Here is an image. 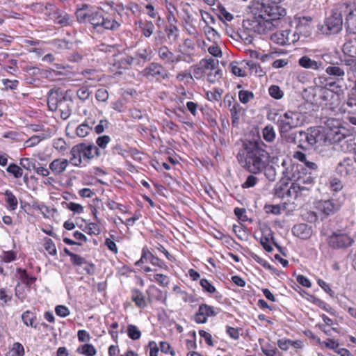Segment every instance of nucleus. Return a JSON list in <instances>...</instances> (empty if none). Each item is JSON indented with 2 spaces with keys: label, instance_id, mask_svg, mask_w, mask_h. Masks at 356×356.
<instances>
[{
  "label": "nucleus",
  "instance_id": "obj_1",
  "mask_svg": "<svg viewBox=\"0 0 356 356\" xmlns=\"http://www.w3.org/2000/svg\"><path fill=\"white\" fill-rule=\"evenodd\" d=\"M280 168L283 177L282 183L275 189L277 196L297 199L307 195L313 186V177L302 164L296 163L288 158L283 159Z\"/></svg>",
  "mask_w": 356,
  "mask_h": 356
},
{
  "label": "nucleus",
  "instance_id": "obj_2",
  "mask_svg": "<svg viewBox=\"0 0 356 356\" xmlns=\"http://www.w3.org/2000/svg\"><path fill=\"white\" fill-rule=\"evenodd\" d=\"M259 141H245L237 154L241 165L248 172L259 174L269 165L270 154Z\"/></svg>",
  "mask_w": 356,
  "mask_h": 356
},
{
  "label": "nucleus",
  "instance_id": "obj_3",
  "mask_svg": "<svg viewBox=\"0 0 356 356\" xmlns=\"http://www.w3.org/2000/svg\"><path fill=\"white\" fill-rule=\"evenodd\" d=\"M304 122L303 113L298 111L289 110L280 115L277 120V126L282 138L288 143H295L296 134L290 133V131L301 127Z\"/></svg>",
  "mask_w": 356,
  "mask_h": 356
},
{
  "label": "nucleus",
  "instance_id": "obj_4",
  "mask_svg": "<svg viewBox=\"0 0 356 356\" xmlns=\"http://www.w3.org/2000/svg\"><path fill=\"white\" fill-rule=\"evenodd\" d=\"M265 14L262 10H259L258 14L255 13L252 17L243 20V28L258 34H267L273 31L278 26L280 18L273 19Z\"/></svg>",
  "mask_w": 356,
  "mask_h": 356
},
{
  "label": "nucleus",
  "instance_id": "obj_5",
  "mask_svg": "<svg viewBox=\"0 0 356 356\" xmlns=\"http://www.w3.org/2000/svg\"><path fill=\"white\" fill-rule=\"evenodd\" d=\"M73 102L67 98L58 89H51L48 93L47 106L50 111L58 113L63 120L67 119L72 114Z\"/></svg>",
  "mask_w": 356,
  "mask_h": 356
},
{
  "label": "nucleus",
  "instance_id": "obj_6",
  "mask_svg": "<svg viewBox=\"0 0 356 356\" xmlns=\"http://www.w3.org/2000/svg\"><path fill=\"white\" fill-rule=\"evenodd\" d=\"M312 22V17L301 15H295L291 20V26L296 29L293 33L298 37V40L302 38L305 39L312 35L314 29Z\"/></svg>",
  "mask_w": 356,
  "mask_h": 356
},
{
  "label": "nucleus",
  "instance_id": "obj_7",
  "mask_svg": "<svg viewBox=\"0 0 356 356\" xmlns=\"http://www.w3.org/2000/svg\"><path fill=\"white\" fill-rule=\"evenodd\" d=\"M343 12L340 11V5L337 8L332 10L331 15L325 19L324 24L321 26V33L326 35L339 33L343 26Z\"/></svg>",
  "mask_w": 356,
  "mask_h": 356
},
{
  "label": "nucleus",
  "instance_id": "obj_8",
  "mask_svg": "<svg viewBox=\"0 0 356 356\" xmlns=\"http://www.w3.org/2000/svg\"><path fill=\"white\" fill-rule=\"evenodd\" d=\"M103 8L97 11L90 10V24L93 26L97 31L102 29L116 30L119 28L120 24L111 17H104L102 14Z\"/></svg>",
  "mask_w": 356,
  "mask_h": 356
},
{
  "label": "nucleus",
  "instance_id": "obj_9",
  "mask_svg": "<svg viewBox=\"0 0 356 356\" xmlns=\"http://www.w3.org/2000/svg\"><path fill=\"white\" fill-rule=\"evenodd\" d=\"M255 4L261 6L260 10L268 15L273 19L282 18L286 14V9L281 6L280 3L282 0H252Z\"/></svg>",
  "mask_w": 356,
  "mask_h": 356
},
{
  "label": "nucleus",
  "instance_id": "obj_10",
  "mask_svg": "<svg viewBox=\"0 0 356 356\" xmlns=\"http://www.w3.org/2000/svg\"><path fill=\"white\" fill-rule=\"evenodd\" d=\"M70 162L74 166H86L89 163V145L79 143L74 145L70 151Z\"/></svg>",
  "mask_w": 356,
  "mask_h": 356
},
{
  "label": "nucleus",
  "instance_id": "obj_11",
  "mask_svg": "<svg viewBox=\"0 0 356 356\" xmlns=\"http://www.w3.org/2000/svg\"><path fill=\"white\" fill-rule=\"evenodd\" d=\"M327 242L330 248L339 250L350 247L354 240L348 233L337 230L327 236Z\"/></svg>",
  "mask_w": 356,
  "mask_h": 356
},
{
  "label": "nucleus",
  "instance_id": "obj_12",
  "mask_svg": "<svg viewBox=\"0 0 356 356\" xmlns=\"http://www.w3.org/2000/svg\"><path fill=\"white\" fill-rule=\"evenodd\" d=\"M341 205V201L334 198L317 200L314 202V208L322 218L334 214L340 209Z\"/></svg>",
  "mask_w": 356,
  "mask_h": 356
},
{
  "label": "nucleus",
  "instance_id": "obj_13",
  "mask_svg": "<svg viewBox=\"0 0 356 356\" xmlns=\"http://www.w3.org/2000/svg\"><path fill=\"white\" fill-rule=\"evenodd\" d=\"M306 140L309 145H315L316 147L330 144L326 129L323 127H312L308 129Z\"/></svg>",
  "mask_w": 356,
  "mask_h": 356
},
{
  "label": "nucleus",
  "instance_id": "obj_14",
  "mask_svg": "<svg viewBox=\"0 0 356 356\" xmlns=\"http://www.w3.org/2000/svg\"><path fill=\"white\" fill-rule=\"evenodd\" d=\"M45 15L48 16L49 19L54 21L55 24L61 26H67L70 25V20L69 15L55 7L54 4L47 3L45 6Z\"/></svg>",
  "mask_w": 356,
  "mask_h": 356
},
{
  "label": "nucleus",
  "instance_id": "obj_15",
  "mask_svg": "<svg viewBox=\"0 0 356 356\" xmlns=\"http://www.w3.org/2000/svg\"><path fill=\"white\" fill-rule=\"evenodd\" d=\"M340 11L346 15L345 26L350 33L356 34V8L348 3L340 5Z\"/></svg>",
  "mask_w": 356,
  "mask_h": 356
},
{
  "label": "nucleus",
  "instance_id": "obj_16",
  "mask_svg": "<svg viewBox=\"0 0 356 356\" xmlns=\"http://www.w3.org/2000/svg\"><path fill=\"white\" fill-rule=\"evenodd\" d=\"M329 143H339L345 138L343 127L339 126V123L334 120H329L326 127Z\"/></svg>",
  "mask_w": 356,
  "mask_h": 356
},
{
  "label": "nucleus",
  "instance_id": "obj_17",
  "mask_svg": "<svg viewBox=\"0 0 356 356\" xmlns=\"http://www.w3.org/2000/svg\"><path fill=\"white\" fill-rule=\"evenodd\" d=\"M336 171L344 178L353 175L356 172V160L355 158H344L337 164Z\"/></svg>",
  "mask_w": 356,
  "mask_h": 356
},
{
  "label": "nucleus",
  "instance_id": "obj_18",
  "mask_svg": "<svg viewBox=\"0 0 356 356\" xmlns=\"http://www.w3.org/2000/svg\"><path fill=\"white\" fill-rule=\"evenodd\" d=\"M158 55L161 60H162L165 64L173 65L179 63L182 60L180 55H175L170 49L166 46H162L158 49ZM183 60L191 63L192 58L188 56V58H183Z\"/></svg>",
  "mask_w": 356,
  "mask_h": 356
},
{
  "label": "nucleus",
  "instance_id": "obj_19",
  "mask_svg": "<svg viewBox=\"0 0 356 356\" xmlns=\"http://www.w3.org/2000/svg\"><path fill=\"white\" fill-rule=\"evenodd\" d=\"M271 40L280 45H289L298 41V37L296 36L291 30L277 31L271 35Z\"/></svg>",
  "mask_w": 356,
  "mask_h": 356
},
{
  "label": "nucleus",
  "instance_id": "obj_20",
  "mask_svg": "<svg viewBox=\"0 0 356 356\" xmlns=\"http://www.w3.org/2000/svg\"><path fill=\"white\" fill-rule=\"evenodd\" d=\"M217 314L218 312L213 307L202 304L195 314L194 320L197 323H205L209 317L214 316Z\"/></svg>",
  "mask_w": 356,
  "mask_h": 356
},
{
  "label": "nucleus",
  "instance_id": "obj_21",
  "mask_svg": "<svg viewBox=\"0 0 356 356\" xmlns=\"http://www.w3.org/2000/svg\"><path fill=\"white\" fill-rule=\"evenodd\" d=\"M16 273L19 280L18 283H20L21 285L24 284L28 290L31 288L32 285L34 284L37 280L35 276L29 275L24 268L20 267L17 268Z\"/></svg>",
  "mask_w": 356,
  "mask_h": 356
},
{
  "label": "nucleus",
  "instance_id": "obj_22",
  "mask_svg": "<svg viewBox=\"0 0 356 356\" xmlns=\"http://www.w3.org/2000/svg\"><path fill=\"white\" fill-rule=\"evenodd\" d=\"M321 92V99L325 102L326 105H328L330 107H334L339 104L340 97L338 93H336L328 88L322 89Z\"/></svg>",
  "mask_w": 356,
  "mask_h": 356
},
{
  "label": "nucleus",
  "instance_id": "obj_23",
  "mask_svg": "<svg viewBox=\"0 0 356 356\" xmlns=\"http://www.w3.org/2000/svg\"><path fill=\"white\" fill-rule=\"evenodd\" d=\"M298 64L302 68L312 70H319L323 68L322 61L313 60L307 56L300 57L298 60Z\"/></svg>",
  "mask_w": 356,
  "mask_h": 356
},
{
  "label": "nucleus",
  "instance_id": "obj_24",
  "mask_svg": "<svg viewBox=\"0 0 356 356\" xmlns=\"http://www.w3.org/2000/svg\"><path fill=\"white\" fill-rule=\"evenodd\" d=\"M69 163H70V160L56 159L49 163V170L54 175H60L65 172Z\"/></svg>",
  "mask_w": 356,
  "mask_h": 356
},
{
  "label": "nucleus",
  "instance_id": "obj_25",
  "mask_svg": "<svg viewBox=\"0 0 356 356\" xmlns=\"http://www.w3.org/2000/svg\"><path fill=\"white\" fill-rule=\"evenodd\" d=\"M293 234L302 239H308L312 235V230L307 224L301 223L294 225L292 228Z\"/></svg>",
  "mask_w": 356,
  "mask_h": 356
},
{
  "label": "nucleus",
  "instance_id": "obj_26",
  "mask_svg": "<svg viewBox=\"0 0 356 356\" xmlns=\"http://www.w3.org/2000/svg\"><path fill=\"white\" fill-rule=\"evenodd\" d=\"M163 72V68L161 65L152 63L142 71V74L147 79H152L157 76H162Z\"/></svg>",
  "mask_w": 356,
  "mask_h": 356
},
{
  "label": "nucleus",
  "instance_id": "obj_27",
  "mask_svg": "<svg viewBox=\"0 0 356 356\" xmlns=\"http://www.w3.org/2000/svg\"><path fill=\"white\" fill-rule=\"evenodd\" d=\"M149 259V262L154 266H156L161 270H168V266L165 264L163 261L160 259L159 257L154 256L148 250L145 248L143 249V259Z\"/></svg>",
  "mask_w": 356,
  "mask_h": 356
},
{
  "label": "nucleus",
  "instance_id": "obj_28",
  "mask_svg": "<svg viewBox=\"0 0 356 356\" xmlns=\"http://www.w3.org/2000/svg\"><path fill=\"white\" fill-rule=\"evenodd\" d=\"M3 195L6 208L9 211L16 210L18 205V201L14 193L10 190H6Z\"/></svg>",
  "mask_w": 356,
  "mask_h": 356
},
{
  "label": "nucleus",
  "instance_id": "obj_29",
  "mask_svg": "<svg viewBox=\"0 0 356 356\" xmlns=\"http://www.w3.org/2000/svg\"><path fill=\"white\" fill-rule=\"evenodd\" d=\"M22 320L23 323L27 327H31L33 328H37V315L35 312L31 310H26L22 314Z\"/></svg>",
  "mask_w": 356,
  "mask_h": 356
},
{
  "label": "nucleus",
  "instance_id": "obj_30",
  "mask_svg": "<svg viewBox=\"0 0 356 356\" xmlns=\"http://www.w3.org/2000/svg\"><path fill=\"white\" fill-rule=\"evenodd\" d=\"M131 300L140 308H145L147 306L145 297L138 289H134L131 290Z\"/></svg>",
  "mask_w": 356,
  "mask_h": 356
},
{
  "label": "nucleus",
  "instance_id": "obj_31",
  "mask_svg": "<svg viewBox=\"0 0 356 356\" xmlns=\"http://www.w3.org/2000/svg\"><path fill=\"white\" fill-rule=\"evenodd\" d=\"M97 209L92 211L93 216L95 218V222H90V234H99L102 230L104 229V223L97 218Z\"/></svg>",
  "mask_w": 356,
  "mask_h": 356
},
{
  "label": "nucleus",
  "instance_id": "obj_32",
  "mask_svg": "<svg viewBox=\"0 0 356 356\" xmlns=\"http://www.w3.org/2000/svg\"><path fill=\"white\" fill-rule=\"evenodd\" d=\"M347 105L350 107L356 106V79L353 88L351 97H350L347 101ZM348 119L351 124L356 125V110L353 115H348Z\"/></svg>",
  "mask_w": 356,
  "mask_h": 356
},
{
  "label": "nucleus",
  "instance_id": "obj_33",
  "mask_svg": "<svg viewBox=\"0 0 356 356\" xmlns=\"http://www.w3.org/2000/svg\"><path fill=\"white\" fill-rule=\"evenodd\" d=\"M263 340L259 339L261 349L266 356H282V354L270 343H261Z\"/></svg>",
  "mask_w": 356,
  "mask_h": 356
},
{
  "label": "nucleus",
  "instance_id": "obj_34",
  "mask_svg": "<svg viewBox=\"0 0 356 356\" xmlns=\"http://www.w3.org/2000/svg\"><path fill=\"white\" fill-rule=\"evenodd\" d=\"M204 33L209 41L217 43L220 40L218 32L209 25H205L203 28Z\"/></svg>",
  "mask_w": 356,
  "mask_h": 356
},
{
  "label": "nucleus",
  "instance_id": "obj_35",
  "mask_svg": "<svg viewBox=\"0 0 356 356\" xmlns=\"http://www.w3.org/2000/svg\"><path fill=\"white\" fill-rule=\"evenodd\" d=\"M232 118V124L233 126H237L239 123L241 113L242 111L241 106L238 104H234L229 109Z\"/></svg>",
  "mask_w": 356,
  "mask_h": 356
},
{
  "label": "nucleus",
  "instance_id": "obj_36",
  "mask_svg": "<svg viewBox=\"0 0 356 356\" xmlns=\"http://www.w3.org/2000/svg\"><path fill=\"white\" fill-rule=\"evenodd\" d=\"M343 52L348 57L356 58V42L353 41L346 42L343 46Z\"/></svg>",
  "mask_w": 356,
  "mask_h": 356
},
{
  "label": "nucleus",
  "instance_id": "obj_37",
  "mask_svg": "<svg viewBox=\"0 0 356 356\" xmlns=\"http://www.w3.org/2000/svg\"><path fill=\"white\" fill-rule=\"evenodd\" d=\"M43 247L45 250L51 256L57 255V249L54 242L50 238L47 237H44L43 239Z\"/></svg>",
  "mask_w": 356,
  "mask_h": 356
},
{
  "label": "nucleus",
  "instance_id": "obj_38",
  "mask_svg": "<svg viewBox=\"0 0 356 356\" xmlns=\"http://www.w3.org/2000/svg\"><path fill=\"white\" fill-rule=\"evenodd\" d=\"M223 90L220 88H215L213 91L206 92L207 99L210 102H219L221 99Z\"/></svg>",
  "mask_w": 356,
  "mask_h": 356
},
{
  "label": "nucleus",
  "instance_id": "obj_39",
  "mask_svg": "<svg viewBox=\"0 0 356 356\" xmlns=\"http://www.w3.org/2000/svg\"><path fill=\"white\" fill-rule=\"evenodd\" d=\"M1 263H10L14 261L17 258V253L13 250L3 251L0 255Z\"/></svg>",
  "mask_w": 356,
  "mask_h": 356
},
{
  "label": "nucleus",
  "instance_id": "obj_40",
  "mask_svg": "<svg viewBox=\"0 0 356 356\" xmlns=\"http://www.w3.org/2000/svg\"><path fill=\"white\" fill-rule=\"evenodd\" d=\"M263 138L267 142H272L275 138V131L272 125L266 126L262 130Z\"/></svg>",
  "mask_w": 356,
  "mask_h": 356
},
{
  "label": "nucleus",
  "instance_id": "obj_41",
  "mask_svg": "<svg viewBox=\"0 0 356 356\" xmlns=\"http://www.w3.org/2000/svg\"><path fill=\"white\" fill-rule=\"evenodd\" d=\"M127 333L128 337L132 340H138L141 337V332L140 330L137 326L132 324L128 325Z\"/></svg>",
  "mask_w": 356,
  "mask_h": 356
},
{
  "label": "nucleus",
  "instance_id": "obj_42",
  "mask_svg": "<svg viewBox=\"0 0 356 356\" xmlns=\"http://www.w3.org/2000/svg\"><path fill=\"white\" fill-rule=\"evenodd\" d=\"M76 134L79 137H85L89 134V121L88 118L85 119L84 122L77 127Z\"/></svg>",
  "mask_w": 356,
  "mask_h": 356
},
{
  "label": "nucleus",
  "instance_id": "obj_43",
  "mask_svg": "<svg viewBox=\"0 0 356 356\" xmlns=\"http://www.w3.org/2000/svg\"><path fill=\"white\" fill-rule=\"evenodd\" d=\"M325 72L327 74L335 77H343L345 75L344 70L340 67L335 65L328 66Z\"/></svg>",
  "mask_w": 356,
  "mask_h": 356
},
{
  "label": "nucleus",
  "instance_id": "obj_44",
  "mask_svg": "<svg viewBox=\"0 0 356 356\" xmlns=\"http://www.w3.org/2000/svg\"><path fill=\"white\" fill-rule=\"evenodd\" d=\"M6 171L13 175L15 179L22 177L23 175L22 169L15 163H10L6 168Z\"/></svg>",
  "mask_w": 356,
  "mask_h": 356
},
{
  "label": "nucleus",
  "instance_id": "obj_45",
  "mask_svg": "<svg viewBox=\"0 0 356 356\" xmlns=\"http://www.w3.org/2000/svg\"><path fill=\"white\" fill-rule=\"evenodd\" d=\"M152 282H156L161 286H167L170 283V278L168 276L163 274H154L153 278H150Z\"/></svg>",
  "mask_w": 356,
  "mask_h": 356
},
{
  "label": "nucleus",
  "instance_id": "obj_46",
  "mask_svg": "<svg viewBox=\"0 0 356 356\" xmlns=\"http://www.w3.org/2000/svg\"><path fill=\"white\" fill-rule=\"evenodd\" d=\"M238 98L241 103L247 104L254 98V94L251 91L242 90L238 92Z\"/></svg>",
  "mask_w": 356,
  "mask_h": 356
},
{
  "label": "nucleus",
  "instance_id": "obj_47",
  "mask_svg": "<svg viewBox=\"0 0 356 356\" xmlns=\"http://www.w3.org/2000/svg\"><path fill=\"white\" fill-rule=\"evenodd\" d=\"M159 348L164 354L170 355V356H176L175 351L167 341H161L159 343Z\"/></svg>",
  "mask_w": 356,
  "mask_h": 356
},
{
  "label": "nucleus",
  "instance_id": "obj_48",
  "mask_svg": "<svg viewBox=\"0 0 356 356\" xmlns=\"http://www.w3.org/2000/svg\"><path fill=\"white\" fill-rule=\"evenodd\" d=\"M15 295L20 300V302H23L26 298L25 286L23 287L20 283H17L15 287Z\"/></svg>",
  "mask_w": 356,
  "mask_h": 356
},
{
  "label": "nucleus",
  "instance_id": "obj_49",
  "mask_svg": "<svg viewBox=\"0 0 356 356\" xmlns=\"http://www.w3.org/2000/svg\"><path fill=\"white\" fill-rule=\"evenodd\" d=\"M62 204L68 209L69 210L73 211L74 213H81L83 211V207L78 203L75 202H63Z\"/></svg>",
  "mask_w": 356,
  "mask_h": 356
},
{
  "label": "nucleus",
  "instance_id": "obj_50",
  "mask_svg": "<svg viewBox=\"0 0 356 356\" xmlns=\"http://www.w3.org/2000/svg\"><path fill=\"white\" fill-rule=\"evenodd\" d=\"M222 76V70L216 69L211 70L207 75V80L210 83H215L219 80Z\"/></svg>",
  "mask_w": 356,
  "mask_h": 356
},
{
  "label": "nucleus",
  "instance_id": "obj_51",
  "mask_svg": "<svg viewBox=\"0 0 356 356\" xmlns=\"http://www.w3.org/2000/svg\"><path fill=\"white\" fill-rule=\"evenodd\" d=\"M268 92L272 97L276 99H281L284 95V92L280 88L275 85L271 86L268 88Z\"/></svg>",
  "mask_w": 356,
  "mask_h": 356
},
{
  "label": "nucleus",
  "instance_id": "obj_52",
  "mask_svg": "<svg viewBox=\"0 0 356 356\" xmlns=\"http://www.w3.org/2000/svg\"><path fill=\"white\" fill-rule=\"evenodd\" d=\"M19 164L22 168L31 170V169H34L36 165L35 161L30 158H22L19 161Z\"/></svg>",
  "mask_w": 356,
  "mask_h": 356
},
{
  "label": "nucleus",
  "instance_id": "obj_53",
  "mask_svg": "<svg viewBox=\"0 0 356 356\" xmlns=\"http://www.w3.org/2000/svg\"><path fill=\"white\" fill-rule=\"evenodd\" d=\"M258 182L257 177L250 175L246 178V180L242 184L241 186L243 188H249L254 187Z\"/></svg>",
  "mask_w": 356,
  "mask_h": 356
},
{
  "label": "nucleus",
  "instance_id": "obj_54",
  "mask_svg": "<svg viewBox=\"0 0 356 356\" xmlns=\"http://www.w3.org/2000/svg\"><path fill=\"white\" fill-rule=\"evenodd\" d=\"M200 285L207 293H213L216 291L215 286L207 279H202L200 280Z\"/></svg>",
  "mask_w": 356,
  "mask_h": 356
},
{
  "label": "nucleus",
  "instance_id": "obj_55",
  "mask_svg": "<svg viewBox=\"0 0 356 356\" xmlns=\"http://www.w3.org/2000/svg\"><path fill=\"white\" fill-rule=\"evenodd\" d=\"M321 344L327 348L334 350L335 353L336 350H337L339 346V341L332 339H327L325 341L321 342Z\"/></svg>",
  "mask_w": 356,
  "mask_h": 356
},
{
  "label": "nucleus",
  "instance_id": "obj_56",
  "mask_svg": "<svg viewBox=\"0 0 356 356\" xmlns=\"http://www.w3.org/2000/svg\"><path fill=\"white\" fill-rule=\"evenodd\" d=\"M78 98L81 101H85L89 98V88L88 86L81 87L76 91Z\"/></svg>",
  "mask_w": 356,
  "mask_h": 356
},
{
  "label": "nucleus",
  "instance_id": "obj_57",
  "mask_svg": "<svg viewBox=\"0 0 356 356\" xmlns=\"http://www.w3.org/2000/svg\"><path fill=\"white\" fill-rule=\"evenodd\" d=\"M11 351L13 353V356H24L25 354L24 346L19 342L13 343Z\"/></svg>",
  "mask_w": 356,
  "mask_h": 356
},
{
  "label": "nucleus",
  "instance_id": "obj_58",
  "mask_svg": "<svg viewBox=\"0 0 356 356\" xmlns=\"http://www.w3.org/2000/svg\"><path fill=\"white\" fill-rule=\"evenodd\" d=\"M154 30V25L150 21L147 22L144 26L142 28V33L144 36L149 38L153 33Z\"/></svg>",
  "mask_w": 356,
  "mask_h": 356
},
{
  "label": "nucleus",
  "instance_id": "obj_59",
  "mask_svg": "<svg viewBox=\"0 0 356 356\" xmlns=\"http://www.w3.org/2000/svg\"><path fill=\"white\" fill-rule=\"evenodd\" d=\"M218 13L219 17L226 21L230 22L234 18L233 15L222 6H218Z\"/></svg>",
  "mask_w": 356,
  "mask_h": 356
},
{
  "label": "nucleus",
  "instance_id": "obj_60",
  "mask_svg": "<svg viewBox=\"0 0 356 356\" xmlns=\"http://www.w3.org/2000/svg\"><path fill=\"white\" fill-rule=\"evenodd\" d=\"M202 20L206 25L213 24L216 22L215 18L209 13L206 11H200Z\"/></svg>",
  "mask_w": 356,
  "mask_h": 356
},
{
  "label": "nucleus",
  "instance_id": "obj_61",
  "mask_svg": "<svg viewBox=\"0 0 356 356\" xmlns=\"http://www.w3.org/2000/svg\"><path fill=\"white\" fill-rule=\"evenodd\" d=\"M55 312L57 316L60 317H66L70 314V310L65 305H57L55 308Z\"/></svg>",
  "mask_w": 356,
  "mask_h": 356
},
{
  "label": "nucleus",
  "instance_id": "obj_62",
  "mask_svg": "<svg viewBox=\"0 0 356 356\" xmlns=\"http://www.w3.org/2000/svg\"><path fill=\"white\" fill-rule=\"evenodd\" d=\"M186 346L188 350H193L196 348L195 332H191L188 339L186 340Z\"/></svg>",
  "mask_w": 356,
  "mask_h": 356
},
{
  "label": "nucleus",
  "instance_id": "obj_63",
  "mask_svg": "<svg viewBox=\"0 0 356 356\" xmlns=\"http://www.w3.org/2000/svg\"><path fill=\"white\" fill-rule=\"evenodd\" d=\"M111 138L108 136L104 135L97 138L96 143L100 148L104 149L110 142Z\"/></svg>",
  "mask_w": 356,
  "mask_h": 356
},
{
  "label": "nucleus",
  "instance_id": "obj_64",
  "mask_svg": "<svg viewBox=\"0 0 356 356\" xmlns=\"http://www.w3.org/2000/svg\"><path fill=\"white\" fill-rule=\"evenodd\" d=\"M95 97L99 102H105L108 97V93L106 89L100 88L97 90Z\"/></svg>",
  "mask_w": 356,
  "mask_h": 356
}]
</instances>
